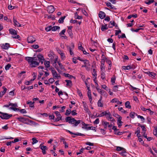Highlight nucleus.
<instances>
[{
    "instance_id": "1",
    "label": "nucleus",
    "mask_w": 157,
    "mask_h": 157,
    "mask_svg": "<svg viewBox=\"0 0 157 157\" xmlns=\"http://www.w3.org/2000/svg\"><path fill=\"white\" fill-rule=\"evenodd\" d=\"M25 59L28 62L31 67H36L39 65V62H38L36 57H26Z\"/></svg>"
},
{
    "instance_id": "2",
    "label": "nucleus",
    "mask_w": 157,
    "mask_h": 157,
    "mask_svg": "<svg viewBox=\"0 0 157 157\" xmlns=\"http://www.w3.org/2000/svg\"><path fill=\"white\" fill-rule=\"evenodd\" d=\"M17 119L19 121L27 124H29V123H32L33 122L32 121L28 118H25L21 117H18Z\"/></svg>"
},
{
    "instance_id": "3",
    "label": "nucleus",
    "mask_w": 157,
    "mask_h": 157,
    "mask_svg": "<svg viewBox=\"0 0 157 157\" xmlns=\"http://www.w3.org/2000/svg\"><path fill=\"white\" fill-rule=\"evenodd\" d=\"M12 116V115L0 112V117L3 119L7 120Z\"/></svg>"
},
{
    "instance_id": "4",
    "label": "nucleus",
    "mask_w": 157,
    "mask_h": 157,
    "mask_svg": "<svg viewBox=\"0 0 157 157\" xmlns=\"http://www.w3.org/2000/svg\"><path fill=\"white\" fill-rule=\"evenodd\" d=\"M36 58H37V59H38V62H39V63L40 62L41 64H43L45 59L43 56L42 54H38Z\"/></svg>"
},
{
    "instance_id": "5",
    "label": "nucleus",
    "mask_w": 157,
    "mask_h": 157,
    "mask_svg": "<svg viewBox=\"0 0 157 157\" xmlns=\"http://www.w3.org/2000/svg\"><path fill=\"white\" fill-rule=\"evenodd\" d=\"M9 109L10 110H13L15 111H19L22 113H27L26 110L25 109H19L17 108H13V107H10Z\"/></svg>"
},
{
    "instance_id": "6",
    "label": "nucleus",
    "mask_w": 157,
    "mask_h": 157,
    "mask_svg": "<svg viewBox=\"0 0 157 157\" xmlns=\"http://www.w3.org/2000/svg\"><path fill=\"white\" fill-rule=\"evenodd\" d=\"M72 122L71 123V124H73V126L76 127L82 121L80 120H76L74 118H72Z\"/></svg>"
},
{
    "instance_id": "7",
    "label": "nucleus",
    "mask_w": 157,
    "mask_h": 157,
    "mask_svg": "<svg viewBox=\"0 0 157 157\" xmlns=\"http://www.w3.org/2000/svg\"><path fill=\"white\" fill-rule=\"evenodd\" d=\"M56 116L57 117L54 120V121L57 122L61 120L62 118V116L58 111H56L55 112Z\"/></svg>"
},
{
    "instance_id": "8",
    "label": "nucleus",
    "mask_w": 157,
    "mask_h": 157,
    "mask_svg": "<svg viewBox=\"0 0 157 157\" xmlns=\"http://www.w3.org/2000/svg\"><path fill=\"white\" fill-rule=\"evenodd\" d=\"M65 130H66V131L67 132L69 133L71 135H75L77 136H85V135L84 134H82V133H80L78 132H77L76 133H74L69 130H67V129Z\"/></svg>"
},
{
    "instance_id": "9",
    "label": "nucleus",
    "mask_w": 157,
    "mask_h": 157,
    "mask_svg": "<svg viewBox=\"0 0 157 157\" xmlns=\"http://www.w3.org/2000/svg\"><path fill=\"white\" fill-rule=\"evenodd\" d=\"M55 10L54 7L53 6H48L47 8V11L49 13H52Z\"/></svg>"
},
{
    "instance_id": "10",
    "label": "nucleus",
    "mask_w": 157,
    "mask_h": 157,
    "mask_svg": "<svg viewBox=\"0 0 157 157\" xmlns=\"http://www.w3.org/2000/svg\"><path fill=\"white\" fill-rule=\"evenodd\" d=\"M36 40L35 38L32 36H29L27 39V41L28 43H33L35 42Z\"/></svg>"
},
{
    "instance_id": "11",
    "label": "nucleus",
    "mask_w": 157,
    "mask_h": 157,
    "mask_svg": "<svg viewBox=\"0 0 157 157\" xmlns=\"http://www.w3.org/2000/svg\"><path fill=\"white\" fill-rule=\"evenodd\" d=\"M42 144H41L40 145L39 147L42 150L43 154L45 155L46 154V150L48 149V148L46 146H42Z\"/></svg>"
},
{
    "instance_id": "12",
    "label": "nucleus",
    "mask_w": 157,
    "mask_h": 157,
    "mask_svg": "<svg viewBox=\"0 0 157 157\" xmlns=\"http://www.w3.org/2000/svg\"><path fill=\"white\" fill-rule=\"evenodd\" d=\"M99 17L101 19L104 18L106 16L105 13L103 11H100L99 12Z\"/></svg>"
},
{
    "instance_id": "13",
    "label": "nucleus",
    "mask_w": 157,
    "mask_h": 157,
    "mask_svg": "<svg viewBox=\"0 0 157 157\" xmlns=\"http://www.w3.org/2000/svg\"><path fill=\"white\" fill-rule=\"evenodd\" d=\"M50 70H51L53 78H55V77H57V74L54 68H50Z\"/></svg>"
},
{
    "instance_id": "14",
    "label": "nucleus",
    "mask_w": 157,
    "mask_h": 157,
    "mask_svg": "<svg viewBox=\"0 0 157 157\" xmlns=\"http://www.w3.org/2000/svg\"><path fill=\"white\" fill-rule=\"evenodd\" d=\"M2 88L3 89V90L0 92V98L2 97L6 93L7 90V88L3 86Z\"/></svg>"
},
{
    "instance_id": "15",
    "label": "nucleus",
    "mask_w": 157,
    "mask_h": 157,
    "mask_svg": "<svg viewBox=\"0 0 157 157\" xmlns=\"http://www.w3.org/2000/svg\"><path fill=\"white\" fill-rule=\"evenodd\" d=\"M14 25L15 26H17L18 27H21L22 25H21L16 19H15L14 17L13 18Z\"/></svg>"
},
{
    "instance_id": "16",
    "label": "nucleus",
    "mask_w": 157,
    "mask_h": 157,
    "mask_svg": "<svg viewBox=\"0 0 157 157\" xmlns=\"http://www.w3.org/2000/svg\"><path fill=\"white\" fill-rule=\"evenodd\" d=\"M9 30L10 33V34L13 35H17V31L14 29H9Z\"/></svg>"
},
{
    "instance_id": "17",
    "label": "nucleus",
    "mask_w": 157,
    "mask_h": 157,
    "mask_svg": "<svg viewBox=\"0 0 157 157\" xmlns=\"http://www.w3.org/2000/svg\"><path fill=\"white\" fill-rule=\"evenodd\" d=\"M9 47V44L6 43L5 44H3L1 48L2 49L7 50L8 49Z\"/></svg>"
},
{
    "instance_id": "18",
    "label": "nucleus",
    "mask_w": 157,
    "mask_h": 157,
    "mask_svg": "<svg viewBox=\"0 0 157 157\" xmlns=\"http://www.w3.org/2000/svg\"><path fill=\"white\" fill-rule=\"evenodd\" d=\"M72 118H71V117H66L65 121L66 122H68L69 124H71V123L72 122Z\"/></svg>"
},
{
    "instance_id": "19",
    "label": "nucleus",
    "mask_w": 157,
    "mask_h": 157,
    "mask_svg": "<svg viewBox=\"0 0 157 157\" xmlns=\"http://www.w3.org/2000/svg\"><path fill=\"white\" fill-rule=\"evenodd\" d=\"M86 67H89L90 66L89 61L87 59H85L83 61Z\"/></svg>"
},
{
    "instance_id": "20",
    "label": "nucleus",
    "mask_w": 157,
    "mask_h": 157,
    "mask_svg": "<svg viewBox=\"0 0 157 157\" xmlns=\"http://www.w3.org/2000/svg\"><path fill=\"white\" fill-rule=\"evenodd\" d=\"M82 103L83 104V105L84 110H85L86 112H88L89 109L86 104L85 102H83Z\"/></svg>"
},
{
    "instance_id": "21",
    "label": "nucleus",
    "mask_w": 157,
    "mask_h": 157,
    "mask_svg": "<svg viewBox=\"0 0 157 157\" xmlns=\"http://www.w3.org/2000/svg\"><path fill=\"white\" fill-rule=\"evenodd\" d=\"M82 128H83L86 129L87 130L88 128V126L89 124H85L84 122L82 121Z\"/></svg>"
},
{
    "instance_id": "22",
    "label": "nucleus",
    "mask_w": 157,
    "mask_h": 157,
    "mask_svg": "<svg viewBox=\"0 0 157 157\" xmlns=\"http://www.w3.org/2000/svg\"><path fill=\"white\" fill-rule=\"evenodd\" d=\"M65 81L67 82L66 85L71 86L72 85V82L71 80H66Z\"/></svg>"
},
{
    "instance_id": "23",
    "label": "nucleus",
    "mask_w": 157,
    "mask_h": 157,
    "mask_svg": "<svg viewBox=\"0 0 157 157\" xmlns=\"http://www.w3.org/2000/svg\"><path fill=\"white\" fill-rule=\"evenodd\" d=\"M108 114L105 111L102 112L101 113L99 114L98 116H97V117H101L104 116L105 115H108Z\"/></svg>"
},
{
    "instance_id": "24",
    "label": "nucleus",
    "mask_w": 157,
    "mask_h": 157,
    "mask_svg": "<svg viewBox=\"0 0 157 157\" xmlns=\"http://www.w3.org/2000/svg\"><path fill=\"white\" fill-rule=\"evenodd\" d=\"M108 29V27H107V24H105V25H101V30L102 31H104L105 30H107Z\"/></svg>"
},
{
    "instance_id": "25",
    "label": "nucleus",
    "mask_w": 157,
    "mask_h": 157,
    "mask_svg": "<svg viewBox=\"0 0 157 157\" xmlns=\"http://www.w3.org/2000/svg\"><path fill=\"white\" fill-rule=\"evenodd\" d=\"M92 74L95 77V79L97 78V75L96 71L94 69H93L92 71Z\"/></svg>"
},
{
    "instance_id": "26",
    "label": "nucleus",
    "mask_w": 157,
    "mask_h": 157,
    "mask_svg": "<svg viewBox=\"0 0 157 157\" xmlns=\"http://www.w3.org/2000/svg\"><path fill=\"white\" fill-rule=\"evenodd\" d=\"M125 106L127 108L129 109L131 108V106L130 105V102L129 101H127L125 103Z\"/></svg>"
},
{
    "instance_id": "27",
    "label": "nucleus",
    "mask_w": 157,
    "mask_h": 157,
    "mask_svg": "<svg viewBox=\"0 0 157 157\" xmlns=\"http://www.w3.org/2000/svg\"><path fill=\"white\" fill-rule=\"evenodd\" d=\"M75 18L76 19H81L82 18V16H78L77 14V13L76 12L75 13Z\"/></svg>"
},
{
    "instance_id": "28",
    "label": "nucleus",
    "mask_w": 157,
    "mask_h": 157,
    "mask_svg": "<svg viewBox=\"0 0 157 157\" xmlns=\"http://www.w3.org/2000/svg\"><path fill=\"white\" fill-rule=\"evenodd\" d=\"M65 16H64L60 17L58 21V22L59 23H63L64 21V20L66 17Z\"/></svg>"
},
{
    "instance_id": "29",
    "label": "nucleus",
    "mask_w": 157,
    "mask_h": 157,
    "mask_svg": "<svg viewBox=\"0 0 157 157\" xmlns=\"http://www.w3.org/2000/svg\"><path fill=\"white\" fill-rule=\"evenodd\" d=\"M60 29V27L57 26H55L53 27L52 26V30L53 31H56L57 30Z\"/></svg>"
},
{
    "instance_id": "30",
    "label": "nucleus",
    "mask_w": 157,
    "mask_h": 157,
    "mask_svg": "<svg viewBox=\"0 0 157 157\" xmlns=\"http://www.w3.org/2000/svg\"><path fill=\"white\" fill-rule=\"evenodd\" d=\"M101 78L102 79H104L105 77V75L104 71H101Z\"/></svg>"
},
{
    "instance_id": "31",
    "label": "nucleus",
    "mask_w": 157,
    "mask_h": 157,
    "mask_svg": "<svg viewBox=\"0 0 157 157\" xmlns=\"http://www.w3.org/2000/svg\"><path fill=\"white\" fill-rule=\"evenodd\" d=\"M126 150L124 149L123 150L122 152H121L120 153V154L122 156H126L127 153L126 152Z\"/></svg>"
},
{
    "instance_id": "32",
    "label": "nucleus",
    "mask_w": 157,
    "mask_h": 157,
    "mask_svg": "<svg viewBox=\"0 0 157 157\" xmlns=\"http://www.w3.org/2000/svg\"><path fill=\"white\" fill-rule=\"evenodd\" d=\"M34 101H33V102H32V101H27V104H29V106L31 107H34Z\"/></svg>"
},
{
    "instance_id": "33",
    "label": "nucleus",
    "mask_w": 157,
    "mask_h": 157,
    "mask_svg": "<svg viewBox=\"0 0 157 157\" xmlns=\"http://www.w3.org/2000/svg\"><path fill=\"white\" fill-rule=\"evenodd\" d=\"M60 53H59V54L60 55L61 58L62 59H64L65 57L64 53L62 52L61 51H60Z\"/></svg>"
},
{
    "instance_id": "34",
    "label": "nucleus",
    "mask_w": 157,
    "mask_h": 157,
    "mask_svg": "<svg viewBox=\"0 0 157 157\" xmlns=\"http://www.w3.org/2000/svg\"><path fill=\"white\" fill-rule=\"evenodd\" d=\"M50 62L49 61H45L44 62V65L47 68H48L50 67Z\"/></svg>"
},
{
    "instance_id": "35",
    "label": "nucleus",
    "mask_w": 157,
    "mask_h": 157,
    "mask_svg": "<svg viewBox=\"0 0 157 157\" xmlns=\"http://www.w3.org/2000/svg\"><path fill=\"white\" fill-rule=\"evenodd\" d=\"M87 95H88V97L89 98V100L90 103L91 104H92L93 102H92V98L91 97V93L87 94Z\"/></svg>"
},
{
    "instance_id": "36",
    "label": "nucleus",
    "mask_w": 157,
    "mask_h": 157,
    "mask_svg": "<svg viewBox=\"0 0 157 157\" xmlns=\"http://www.w3.org/2000/svg\"><path fill=\"white\" fill-rule=\"evenodd\" d=\"M136 115L137 116L138 118H140L141 119V121H142L143 122H144L145 119L143 116L139 115H137L136 114Z\"/></svg>"
},
{
    "instance_id": "37",
    "label": "nucleus",
    "mask_w": 157,
    "mask_h": 157,
    "mask_svg": "<svg viewBox=\"0 0 157 157\" xmlns=\"http://www.w3.org/2000/svg\"><path fill=\"white\" fill-rule=\"evenodd\" d=\"M140 126L141 127L142 131H143V133L144 134L147 130L145 126L140 125Z\"/></svg>"
},
{
    "instance_id": "38",
    "label": "nucleus",
    "mask_w": 157,
    "mask_h": 157,
    "mask_svg": "<svg viewBox=\"0 0 157 157\" xmlns=\"http://www.w3.org/2000/svg\"><path fill=\"white\" fill-rule=\"evenodd\" d=\"M125 70H129L131 69L130 68V65H128L127 66H124L122 67Z\"/></svg>"
},
{
    "instance_id": "39",
    "label": "nucleus",
    "mask_w": 157,
    "mask_h": 157,
    "mask_svg": "<svg viewBox=\"0 0 157 157\" xmlns=\"http://www.w3.org/2000/svg\"><path fill=\"white\" fill-rule=\"evenodd\" d=\"M147 1V2H145V3L147 5H150L155 2L154 0H148Z\"/></svg>"
},
{
    "instance_id": "40",
    "label": "nucleus",
    "mask_w": 157,
    "mask_h": 157,
    "mask_svg": "<svg viewBox=\"0 0 157 157\" xmlns=\"http://www.w3.org/2000/svg\"><path fill=\"white\" fill-rule=\"evenodd\" d=\"M96 89L98 90V91L100 94H103L104 93H105V91L102 90L101 89H100L99 88H98L97 87Z\"/></svg>"
},
{
    "instance_id": "41",
    "label": "nucleus",
    "mask_w": 157,
    "mask_h": 157,
    "mask_svg": "<svg viewBox=\"0 0 157 157\" xmlns=\"http://www.w3.org/2000/svg\"><path fill=\"white\" fill-rule=\"evenodd\" d=\"M156 75L155 73L153 72H150V73L149 74V76L150 77H151L152 78H154L155 77V76Z\"/></svg>"
},
{
    "instance_id": "42",
    "label": "nucleus",
    "mask_w": 157,
    "mask_h": 157,
    "mask_svg": "<svg viewBox=\"0 0 157 157\" xmlns=\"http://www.w3.org/2000/svg\"><path fill=\"white\" fill-rule=\"evenodd\" d=\"M135 114L134 112H131L129 114V116L131 118L133 119L135 117L134 115Z\"/></svg>"
},
{
    "instance_id": "43",
    "label": "nucleus",
    "mask_w": 157,
    "mask_h": 157,
    "mask_svg": "<svg viewBox=\"0 0 157 157\" xmlns=\"http://www.w3.org/2000/svg\"><path fill=\"white\" fill-rule=\"evenodd\" d=\"M85 149L83 147H82L79 150V152H77L76 153L77 155H78L81 154V153L83 152V151Z\"/></svg>"
},
{
    "instance_id": "44",
    "label": "nucleus",
    "mask_w": 157,
    "mask_h": 157,
    "mask_svg": "<svg viewBox=\"0 0 157 157\" xmlns=\"http://www.w3.org/2000/svg\"><path fill=\"white\" fill-rule=\"evenodd\" d=\"M52 26H49L47 27V28H45V30L47 31L48 32L50 31L51 30H52Z\"/></svg>"
},
{
    "instance_id": "45",
    "label": "nucleus",
    "mask_w": 157,
    "mask_h": 157,
    "mask_svg": "<svg viewBox=\"0 0 157 157\" xmlns=\"http://www.w3.org/2000/svg\"><path fill=\"white\" fill-rule=\"evenodd\" d=\"M10 106H11V107H13V108H17L18 106L17 104L16 103H10Z\"/></svg>"
},
{
    "instance_id": "46",
    "label": "nucleus",
    "mask_w": 157,
    "mask_h": 157,
    "mask_svg": "<svg viewBox=\"0 0 157 157\" xmlns=\"http://www.w3.org/2000/svg\"><path fill=\"white\" fill-rule=\"evenodd\" d=\"M47 18L48 19H51L52 20H54L55 19V16L52 15H50L48 16Z\"/></svg>"
},
{
    "instance_id": "47",
    "label": "nucleus",
    "mask_w": 157,
    "mask_h": 157,
    "mask_svg": "<svg viewBox=\"0 0 157 157\" xmlns=\"http://www.w3.org/2000/svg\"><path fill=\"white\" fill-rule=\"evenodd\" d=\"M124 149L125 148H124L123 147H120L117 146V147L116 150L117 151H123Z\"/></svg>"
},
{
    "instance_id": "48",
    "label": "nucleus",
    "mask_w": 157,
    "mask_h": 157,
    "mask_svg": "<svg viewBox=\"0 0 157 157\" xmlns=\"http://www.w3.org/2000/svg\"><path fill=\"white\" fill-rule=\"evenodd\" d=\"M71 109H69L67 110L65 113V115L66 116L69 115L71 113Z\"/></svg>"
},
{
    "instance_id": "49",
    "label": "nucleus",
    "mask_w": 157,
    "mask_h": 157,
    "mask_svg": "<svg viewBox=\"0 0 157 157\" xmlns=\"http://www.w3.org/2000/svg\"><path fill=\"white\" fill-rule=\"evenodd\" d=\"M122 117H119L118 118V120L117 122V124L118 123V124H121L123 123V122L121 121Z\"/></svg>"
},
{
    "instance_id": "50",
    "label": "nucleus",
    "mask_w": 157,
    "mask_h": 157,
    "mask_svg": "<svg viewBox=\"0 0 157 157\" xmlns=\"http://www.w3.org/2000/svg\"><path fill=\"white\" fill-rule=\"evenodd\" d=\"M57 63L61 70L64 69V67L62 63H60L59 62H58Z\"/></svg>"
},
{
    "instance_id": "51",
    "label": "nucleus",
    "mask_w": 157,
    "mask_h": 157,
    "mask_svg": "<svg viewBox=\"0 0 157 157\" xmlns=\"http://www.w3.org/2000/svg\"><path fill=\"white\" fill-rule=\"evenodd\" d=\"M11 66V64H8L5 67V69L6 70H7L9 69L10 68Z\"/></svg>"
},
{
    "instance_id": "52",
    "label": "nucleus",
    "mask_w": 157,
    "mask_h": 157,
    "mask_svg": "<svg viewBox=\"0 0 157 157\" xmlns=\"http://www.w3.org/2000/svg\"><path fill=\"white\" fill-rule=\"evenodd\" d=\"M98 105V107H103V104L101 101H98L97 103Z\"/></svg>"
},
{
    "instance_id": "53",
    "label": "nucleus",
    "mask_w": 157,
    "mask_h": 157,
    "mask_svg": "<svg viewBox=\"0 0 157 157\" xmlns=\"http://www.w3.org/2000/svg\"><path fill=\"white\" fill-rule=\"evenodd\" d=\"M33 144H34L38 142V141L35 138H33L32 139Z\"/></svg>"
},
{
    "instance_id": "54",
    "label": "nucleus",
    "mask_w": 157,
    "mask_h": 157,
    "mask_svg": "<svg viewBox=\"0 0 157 157\" xmlns=\"http://www.w3.org/2000/svg\"><path fill=\"white\" fill-rule=\"evenodd\" d=\"M64 75L66 77H68L69 78H70L71 77H73V76L71 75H70L69 74H65L64 73Z\"/></svg>"
},
{
    "instance_id": "55",
    "label": "nucleus",
    "mask_w": 157,
    "mask_h": 157,
    "mask_svg": "<svg viewBox=\"0 0 157 157\" xmlns=\"http://www.w3.org/2000/svg\"><path fill=\"white\" fill-rule=\"evenodd\" d=\"M106 63L109 64V66L110 67H111L112 66V63H111V60L109 59H106Z\"/></svg>"
},
{
    "instance_id": "56",
    "label": "nucleus",
    "mask_w": 157,
    "mask_h": 157,
    "mask_svg": "<svg viewBox=\"0 0 157 157\" xmlns=\"http://www.w3.org/2000/svg\"><path fill=\"white\" fill-rule=\"evenodd\" d=\"M103 123L104 124V127L105 128H106L107 126H108L109 123L106 121H104Z\"/></svg>"
},
{
    "instance_id": "57",
    "label": "nucleus",
    "mask_w": 157,
    "mask_h": 157,
    "mask_svg": "<svg viewBox=\"0 0 157 157\" xmlns=\"http://www.w3.org/2000/svg\"><path fill=\"white\" fill-rule=\"evenodd\" d=\"M101 57L102 59H106V58L105 56L104 52H102V55Z\"/></svg>"
},
{
    "instance_id": "58",
    "label": "nucleus",
    "mask_w": 157,
    "mask_h": 157,
    "mask_svg": "<svg viewBox=\"0 0 157 157\" xmlns=\"http://www.w3.org/2000/svg\"><path fill=\"white\" fill-rule=\"evenodd\" d=\"M116 80L115 77L112 78H111V82L112 83V84L113 85L115 83Z\"/></svg>"
},
{
    "instance_id": "59",
    "label": "nucleus",
    "mask_w": 157,
    "mask_h": 157,
    "mask_svg": "<svg viewBox=\"0 0 157 157\" xmlns=\"http://www.w3.org/2000/svg\"><path fill=\"white\" fill-rule=\"evenodd\" d=\"M118 110L119 111H121L122 112H123L124 113H126V111L124 110L122 107H119L118 108Z\"/></svg>"
},
{
    "instance_id": "60",
    "label": "nucleus",
    "mask_w": 157,
    "mask_h": 157,
    "mask_svg": "<svg viewBox=\"0 0 157 157\" xmlns=\"http://www.w3.org/2000/svg\"><path fill=\"white\" fill-rule=\"evenodd\" d=\"M76 110H73L71 112V115L72 116H74L77 115V113L76 112Z\"/></svg>"
},
{
    "instance_id": "61",
    "label": "nucleus",
    "mask_w": 157,
    "mask_h": 157,
    "mask_svg": "<svg viewBox=\"0 0 157 157\" xmlns=\"http://www.w3.org/2000/svg\"><path fill=\"white\" fill-rule=\"evenodd\" d=\"M95 127H93V126H90V127H88L87 130H95Z\"/></svg>"
},
{
    "instance_id": "62",
    "label": "nucleus",
    "mask_w": 157,
    "mask_h": 157,
    "mask_svg": "<svg viewBox=\"0 0 157 157\" xmlns=\"http://www.w3.org/2000/svg\"><path fill=\"white\" fill-rule=\"evenodd\" d=\"M99 118H97L95 120L94 122V124H98L99 123Z\"/></svg>"
},
{
    "instance_id": "63",
    "label": "nucleus",
    "mask_w": 157,
    "mask_h": 157,
    "mask_svg": "<svg viewBox=\"0 0 157 157\" xmlns=\"http://www.w3.org/2000/svg\"><path fill=\"white\" fill-rule=\"evenodd\" d=\"M32 47L35 49H37L39 47V46L37 44H35L33 45L32 46Z\"/></svg>"
},
{
    "instance_id": "64",
    "label": "nucleus",
    "mask_w": 157,
    "mask_h": 157,
    "mask_svg": "<svg viewBox=\"0 0 157 157\" xmlns=\"http://www.w3.org/2000/svg\"><path fill=\"white\" fill-rule=\"evenodd\" d=\"M107 119L111 121L112 122H113L114 121V119L112 117H111L110 116L109 117L107 118Z\"/></svg>"
}]
</instances>
